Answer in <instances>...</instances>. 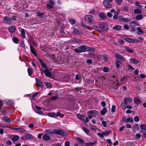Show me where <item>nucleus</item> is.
Segmentation results:
<instances>
[{
    "mask_svg": "<svg viewBox=\"0 0 146 146\" xmlns=\"http://www.w3.org/2000/svg\"><path fill=\"white\" fill-rule=\"evenodd\" d=\"M44 133L46 134L52 135L53 133L62 136H66L67 134L66 132L62 130H57L54 129L52 131L51 130H48L44 131Z\"/></svg>",
    "mask_w": 146,
    "mask_h": 146,
    "instance_id": "f257e3e1",
    "label": "nucleus"
},
{
    "mask_svg": "<svg viewBox=\"0 0 146 146\" xmlns=\"http://www.w3.org/2000/svg\"><path fill=\"white\" fill-rule=\"evenodd\" d=\"M85 19L90 24H94L95 23L93 16L90 15H86L85 16Z\"/></svg>",
    "mask_w": 146,
    "mask_h": 146,
    "instance_id": "f03ea898",
    "label": "nucleus"
},
{
    "mask_svg": "<svg viewBox=\"0 0 146 146\" xmlns=\"http://www.w3.org/2000/svg\"><path fill=\"white\" fill-rule=\"evenodd\" d=\"M86 50V46L84 45L80 46L74 49V50L75 52L79 53L85 52Z\"/></svg>",
    "mask_w": 146,
    "mask_h": 146,
    "instance_id": "7ed1b4c3",
    "label": "nucleus"
},
{
    "mask_svg": "<svg viewBox=\"0 0 146 146\" xmlns=\"http://www.w3.org/2000/svg\"><path fill=\"white\" fill-rule=\"evenodd\" d=\"M98 111L95 110H92L90 111L88 113V116L90 119L95 116V114H98Z\"/></svg>",
    "mask_w": 146,
    "mask_h": 146,
    "instance_id": "20e7f679",
    "label": "nucleus"
},
{
    "mask_svg": "<svg viewBox=\"0 0 146 146\" xmlns=\"http://www.w3.org/2000/svg\"><path fill=\"white\" fill-rule=\"evenodd\" d=\"M48 3L46 4V7L49 9H52L54 5V0H49Z\"/></svg>",
    "mask_w": 146,
    "mask_h": 146,
    "instance_id": "39448f33",
    "label": "nucleus"
},
{
    "mask_svg": "<svg viewBox=\"0 0 146 146\" xmlns=\"http://www.w3.org/2000/svg\"><path fill=\"white\" fill-rule=\"evenodd\" d=\"M98 25L103 28L104 30L106 31L108 30V27L106 23L102 22H100L99 23Z\"/></svg>",
    "mask_w": 146,
    "mask_h": 146,
    "instance_id": "423d86ee",
    "label": "nucleus"
},
{
    "mask_svg": "<svg viewBox=\"0 0 146 146\" xmlns=\"http://www.w3.org/2000/svg\"><path fill=\"white\" fill-rule=\"evenodd\" d=\"M104 6L106 8L110 9L112 7L111 5L107 0H104L103 3Z\"/></svg>",
    "mask_w": 146,
    "mask_h": 146,
    "instance_id": "0eeeda50",
    "label": "nucleus"
},
{
    "mask_svg": "<svg viewBox=\"0 0 146 146\" xmlns=\"http://www.w3.org/2000/svg\"><path fill=\"white\" fill-rule=\"evenodd\" d=\"M3 21L6 23H7L9 25L12 24V22L11 21V19L9 18L8 17H5L3 18Z\"/></svg>",
    "mask_w": 146,
    "mask_h": 146,
    "instance_id": "6e6552de",
    "label": "nucleus"
},
{
    "mask_svg": "<svg viewBox=\"0 0 146 146\" xmlns=\"http://www.w3.org/2000/svg\"><path fill=\"white\" fill-rule=\"evenodd\" d=\"M43 72L44 73L45 75L47 77H49L50 78H52V75L51 73H50V72L49 71V70L48 69H46V70H42Z\"/></svg>",
    "mask_w": 146,
    "mask_h": 146,
    "instance_id": "1a4fd4ad",
    "label": "nucleus"
},
{
    "mask_svg": "<svg viewBox=\"0 0 146 146\" xmlns=\"http://www.w3.org/2000/svg\"><path fill=\"white\" fill-rule=\"evenodd\" d=\"M72 33L74 35H79L80 34V31L79 29L73 27L72 29Z\"/></svg>",
    "mask_w": 146,
    "mask_h": 146,
    "instance_id": "9d476101",
    "label": "nucleus"
},
{
    "mask_svg": "<svg viewBox=\"0 0 146 146\" xmlns=\"http://www.w3.org/2000/svg\"><path fill=\"white\" fill-rule=\"evenodd\" d=\"M115 58L122 61L125 60V59L122 55L118 53H116L115 54Z\"/></svg>",
    "mask_w": 146,
    "mask_h": 146,
    "instance_id": "9b49d317",
    "label": "nucleus"
},
{
    "mask_svg": "<svg viewBox=\"0 0 146 146\" xmlns=\"http://www.w3.org/2000/svg\"><path fill=\"white\" fill-rule=\"evenodd\" d=\"M36 80L38 86L42 88H43L44 85L42 81L38 78L36 79Z\"/></svg>",
    "mask_w": 146,
    "mask_h": 146,
    "instance_id": "f8f14e48",
    "label": "nucleus"
},
{
    "mask_svg": "<svg viewBox=\"0 0 146 146\" xmlns=\"http://www.w3.org/2000/svg\"><path fill=\"white\" fill-rule=\"evenodd\" d=\"M130 62L132 64H136L139 62V60L136 58H130L129 60Z\"/></svg>",
    "mask_w": 146,
    "mask_h": 146,
    "instance_id": "ddd939ff",
    "label": "nucleus"
},
{
    "mask_svg": "<svg viewBox=\"0 0 146 146\" xmlns=\"http://www.w3.org/2000/svg\"><path fill=\"white\" fill-rule=\"evenodd\" d=\"M8 29L10 32L13 33L15 32L16 28L15 26L12 25L9 27Z\"/></svg>",
    "mask_w": 146,
    "mask_h": 146,
    "instance_id": "4468645a",
    "label": "nucleus"
},
{
    "mask_svg": "<svg viewBox=\"0 0 146 146\" xmlns=\"http://www.w3.org/2000/svg\"><path fill=\"white\" fill-rule=\"evenodd\" d=\"M93 28L94 29L99 31L100 33H101L102 31V28L99 26L94 25L93 26Z\"/></svg>",
    "mask_w": 146,
    "mask_h": 146,
    "instance_id": "2eb2a0df",
    "label": "nucleus"
},
{
    "mask_svg": "<svg viewBox=\"0 0 146 146\" xmlns=\"http://www.w3.org/2000/svg\"><path fill=\"white\" fill-rule=\"evenodd\" d=\"M38 61L41 66L44 68H47V66L45 64L43 61L40 59H38Z\"/></svg>",
    "mask_w": 146,
    "mask_h": 146,
    "instance_id": "dca6fc26",
    "label": "nucleus"
},
{
    "mask_svg": "<svg viewBox=\"0 0 146 146\" xmlns=\"http://www.w3.org/2000/svg\"><path fill=\"white\" fill-rule=\"evenodd\" d=\"M129 101L130 102H132V99L130 98H125L123 100V102L125 104H128L127 101Z\"/></svg>",
    "mask_w": 146,
    "mask_h": 146,
    "instance_id": "f3484780",
    "label": "nucleus"
},
{
    "mask_svg": "<svg viewBox=\"0 0 146 146\" xmlns=\"http://www.w3.org/2000/svg\"><path fill=\"white\" fill-rule=\"evenodd\" d=\"M137 25V22L135 21H132L129 23L130 26L133 28H134L135 26Z\"/></svg>",
    "mask_w": 146,
    "mask_h": 146,
    "instance_id": "a211bd4d",
    "label": "nucleus"
},
{
    "mask_svg": "<svg viewBox=\"0 0 146 146\" xmlns=\"http://www.w3.org/2000/svg\"><path fill=\"white\" fill-rule=\"evenodd\" d=\"M107 111L108 110L107 108L106 107H104L103 109L101 110L100 113L102 115H104Z\"/></svg>",
    "mask_w": 146,
    "mask_h": 146,
    "instance_id": "6ab92c4d",
    "label": "nucleus"
},
{
    "mask_svg": "<svg viewBox=\"0 0 146 146\" xmlns=\"http://www.w3.org/2000/svg\"><path fill=\"white\" fill-rule=\"evenodd\" d=\"M122 28L119 25H116L113 28V29L116 31L120 30Z\"/></svg>",
    "mask_w": 146,
    "mask_h": 146,
    "instance_id": "aec40b11",
    "label": "nucleus"
},
{
    "mask_svg": "<svg viewBox=\"0 0 146 146\" xmlns=\"http://www.w3.org/2000/svg\"><path fill=\"white\" fill-rule=\"evenodd\" d=\"M115 64L116 67L117 68H119L122 65L121 62L117 60L115 61Z\"/></svg>",
    "mask_w": 146,
    "mask_h": 146,
    "instance_id": "412c9836",
    "label": "nucleus"
},
{
    "mask_svg": "<svg viewBox=\"0 0 146 146\" xmlns=\"http://www.w3.org/2000/svg\"><path fill=\"white\" fill-rule=\"evenodd\" d=\"M99 17L101 19H104L106 18V16L104 13L102 12L99 13Z\"/></svg>",
    "mask_w": 146,
    "mask_h": 146,
    "instance_id": "4be33fe9",
    "label": "nucleus"
},
{
    "mask_svg": "<svg viewBox=\"0 0 146 146\" xmlns=\"http://www.w3.org/2000/svg\"><path fill=\"white\" fill-rule=\"evenodd\" d=\"M124 48L125 51L129 52L130 53H133L134 52L133 50L130 49L128 46H126Z\"/></svg>",
    "mask_w": 146,
    "mask_h": 146,
    "instance_id": "5701e85b",
    "label": "nucleus"
},
{
    "mask_svg": "<svg viewBox=\"0 0 146 146\" xmlns=\"http://www.w3.org/2000/svg\"><path fill=\"white\" fill-rule=\"evenodd\" d=\"M124 121L125 122H132L133 121V119L132 118L129 117L124 118Z\"/></svg>",
    "mask_w": 146,
    "mask_h": 146,
    "instance_id": "b1692460",
    "label": "nucleus"
},
{
    "mask_svg": "<svg viewBox=\"0 0 146 146\" xmlns=\"http://www.w3.org/2000/svg\"><path fill=\"white\" fill-rule=\"evenodd\" d=\"M71 41L74 43H81V40L79 39H72Z\"/></svg>",
    "mask_w": 146,
    "mask_h": 146,
    "instance_id": "393cba45",
    "label": "nucleus"
},
{
    "mask_svg": "<svg viewBox=\"0 0 146 146\" xmlns=\"http://www.w3.org/2000/svg\"><path fill=\"white\" fill-rule=\"evenodd\" d=\"M96 144V141H94L93 142H90L88 143H86L84 145L86 146H93Z\"/></svg>",
    "mask_w": 146,
    "mask_h": 146,
    "instance_id": "a878e982",
    "label": "nucleus"
},
{
    "mask_svg": "<svg viewBox=\"0 0 146 146\" xmlns=\"http://www.w3.org/2000/svg\"><path fill=\"white\" fill-rule=\"evenodd\" d=\"M21 35L22 38H24L25 37V30L24 29H22L21 30Z\"/></svg>",
    "mask_w": 146,
    "mask_h": 146,
    "instance_id": "bb28decb",
    "label": "nucleus"
},
{
    "mask_svg": "<svg viewBox=\"0 0 146 146\" xmlns=\"http://www.w3.org/2000/svg\"><path fill=\"white\" fill-rule=\"evenodd\" d=\"M134 101L136 104H139L142 103L141 100L137 98H135L134 99Z\"/></svg>",
    "mask_w": 146,
    "mask_h": 146,
    "instance_id": "cd10ccee",
    "label": "nucleus"
},
{
    "mask_svg": "<svg viewBox=\"0 0 146 146\" xmlns=\"http://www.w3.org/2000/svg\"><path fill=\"white\" fill-rule=\"evenodd\" d=\"M42 137L43 140L45 141H49L50 139V137L48 135H44Z\"/></svg>",
    "mask_w": 146,
    "mask_h": 146,
    "instance_id": "c85d7f7f",
    "label": "nucleus"
},
{
    "mask_svg": "<svg viewBox=\"0 0 146 146\" xmlns=\"http://www.w3.org/2000/svg\"><path fill=\"white\" fill-rule=\"evenodd\" d=\"M31 51V52L35 56H36V52L35 51V50L34 48L31 46H30Z\"/></svg>",
    "mask_w": 146,
    "mask_h": 146,
    "instance_id": "c756f323",
    "label": "nucleus"
},
{
    "mask_svg": "<svg viewBox=\"0 0 146 146\" xmlns=\"http://www.w3.org/2000/svg\"><path fill=\"white\" fill-rule=\"evenodd\" d=\"M141 12L142 11L138 9H135L134 11V12L135 14H140L141 13Z\"/></svg>",
    "mask_w": 146,
    "mask_h": 146,
    "instance_id": "7c9ffc66",
    "label": "nucleus"
},
{
    "mask_svg": "<svg viewBox=\"0 0 146 146\" xmlns=\"http://www.w3.org/2000/svg\"><path fill=\"white\" fill-rule=\"evenodd\" d=\"M3 119L6 122L9 123L10 122V119L7 117L4 116L3 117Z\"/></svg>",
    "mask_w": 146,
    "mask_h": 146,
    "instance_id": "2f4dec72",
    "label": "nucleus"
},
{
    "mask_svg": "<svg viewBox=\"0 0 146 146\" xmlns=\"http://www.w3.org/2000/svg\"><path fill=\"white\" fill-rule=\"evenodd\" d=\"M77 116L79 119L82 121L84 119V117L81 114L79 113L77 114Z\"/></svg>",
    "mask_w": 146,
    "mask_h": 146,
    "instance_id": "473e14b6",
    "label": "nucleus"
},
{
    "mask_svg": "<svg viewBox=\"0 0 146 146\" xmlns=\"http://www.w3.org/2000/svg\"><path fill=\"white\" fill-rule=\"evenodd\" d=\"M45 85L47 88H51L52 85L51 83L47 82H45Z\"/></svg>",
    "mask_w": 146,
    "mask_h": 146,
    "instance_id": "72a5a7b5",
    "label": "nucleus"
},
{
    "mask_svg": "<svg viewBox=\"0 0 146 146\" xmlns=\"http://www.w3.org/2000/svg\"><path fill=\"white\" fill-rule=\"evenodd\" d=\"M124 12L128 11L129 9L128 6H123L122 8Z\"/></svg>",
    "mask_w": 146,
    "mask_h": 146,
    "instance_id": "f704fd0d",
    "label": "nucleus"
},
{
    "mask_svg": "<svg viewBox=\"0 0 146 146\" xmlns=\"http://www.w3.org/2000/svg\"><path fill=\"white\" fill-rule=\"evenodd\" d=\"M143 16L141 15H138L136 16V19L137 20H140L143 19Z\"/></svg>",
    "mask_w": 146,
    "mask_h": 146,
    "instance_id": "c9c22d12",
    "label": "nucleus"
},
{
    "mask_svg": "<svg viewBox=\"0 0 146 146\" xmlns=\"http://www.w3.org/2000/svg\"><path fill=\"white\" fill-rule=\"evenodd\" d=\"M135 5L136 6H137L138 8H141L143 7L142 5L140 4V3L138 2H136L135 3Z\"/></svg>",
    "mask_w": 146,
    "mask_h": 146,
    "instance_id": "e433bc0d",
    "label": "nucleus"
},
{
    "mask_svg": "<svg viewBox=\"0 0 146 146\" xmlns=\"http://www.w3.org/2000/svg\"><path fill=\"white\" fill-rule=\"evenodd\" d=\"M124 39L126 42L132 43V39L131 38H125Z\"/></svg>",
    "mask_w": 146,
    "mask_h": 146,
    "instance_id": "4c0bfd02",
    "label": "nucleus"
},
{
    "mask_svg": "<svg viewBox=\"0 0 146 146\" xmlns=\"http://www.w3.org/2000/svg\"><path fill=\"white\" fill-rule=\"evenodd\" d=\"M110 133V131H107L104 132L103 133L104 136H107Z\"/></svg>",
    "mask_w": 146,
    "mask_h": 146,
    "instance_id": "58836bf2",
    "label": "nucleus"
},
{
    "mask_svg": "<svg viewBox=\"0 0 146 146\" xmlns=\"http://www.w3.org/2000/svg\"><path fill=\"white\" fill-rule=\"evenodd\" d=\"M121 20L122 21L124 22H128L130 21L131 20V19H128V18H127L123 17L121 19Z\"/></svg>",
    "mask_w": 146,
    "mask_h": 146,
    "instance_id": "ea45409f",
    "label": "nucleus"
},
{
    "mask_svg": "<svg viewBox=\"0 0 146 146\" xmlns=\"http://www.w3.org/2000/svg\"><path fill=\"white\" fill-rule=\"evenodd\" d=\"M96 12V10L94 9H91L89 12V13L91 14H94Z\"/></svg>",
    "mask_w": 146,
    "mask_h": 146,
    "instance_id": "a19ab883",
    "label": "nucleus"
},
{
    "mask_svg": "<svg viewBox=\"0 0 146 146\" xmlns=\"http://www.w3.org/2000/svg\"><path fill=\"white\" fill-rule=\"evenodd\" d=\"M27 71L29 75V76H31L32 73V70L30 68H28L27 69Z\"/></svg>",
    "mask_w": 146,
    "mask_h": 146,
    "instance_id": "79ce46f5",
    "label": "nucleus"
},
{
    "mask_svg": "<svg viewBox=\"0 0 146 146\" xmlns=\"http://www.w3.org/2000/svg\"><path fill=\"white\" fill-rule=\"evenodd\" d=\"M88 118L89 119L88 117H86L85 119L83 120V123L85 124L88 123L89 122Z\"/></svg>",
    "mask_w": 146,
    "mask_h": 146,
    "instance_id": "37998d69",
    "label": "nucleus"
},
{
    "mask_svg": "<svg viewBox=\"0 0 146 146\" xmlns=\"http://www.w3.org/2000/svg\"><path fill=\"white\" fill-rule=\"evenodd\" d=\"M19 139V137L17 135H15L14 136L13 138V140L14 141H17Z\"/></svg>",
    "mask_w": 146,
    "mask_h": 146,
    "instance_id": "c03bdc74",
    "label": "nucleus"
},
{
    "mask_svg": "<svg viewBox=\"0 0 146 146\" xmlns=\"http://www.w3.org/2000/svg\"><path fill=\"white\" fill-rule=\"evenodd\" d=\"M76 139L81 143L83 144L84 143L83 140L79 137H76Z\"/></svg>",
    "mask_w": 146,
    "mask_h": 146,
    "instance_id": "a18cd8bd",
    "label": "nucleus"
},
{
    "mask_svg": "<svg viewBox=\"0 0 146 146\" xmlns=\"http://www.w3.org/2000/svg\"><path fill=\"white\" fill-rule=\"evenodd\" d=\"M117 4L118 5H120L122 2L123 0H114Z\"/></svg>",
    "mask_w": 146,
    "mask_h": 146,
    "instance_id": "49530a36",
    "label": "nucleus"
},
{
    "mask_svg": "<svg viewBox=\"0 0 146 146\" xmlns=\"http://www.w3.org/2000/svg\"><path fill=\"white\" fill-rule=\"evenodd\" d=\"M48 115L49 116L52 117H55L56 116V114L53 113H50Z\"/></svg>",
    "mask_w": 146,
    "mask_h": 146,
    "instance_id": "de8ad7c7",
    "label": "nucleus"
},
{
    "mask_svg": "<svg viewBox=\"0 0 146 146\" xmlns=\"http://www.w3.org/2000/svg\"><path fill=\"white\" fill-rule=\"evenodd\" d=\"M15 130H17L19 131L24 132L25 131V130L24 129V128H13Z\"/></svg>",
    "mask_w": 146,
    "mask_h": 146,
    "instance_id": "09e8293b",
    "label": "nucleus"
},
{
    "mask_svg": "<svg viewBox=\"0 0 146 146\" xmlns=\"http://www.w3.org/2000/svg\"><path fill=\"white\" fill-rule=\"evenodd\" d=\"M97 135H98V137L100 138H101L102 139L104 137V135L103 134V133H97Z\"/></svg>",
    "mask_w": 146,
    "mask_h": 146,
    "instance_id": "8fccbe9b",
    "label": "nucleus"
},
{
    "mask_svg": "<svg viewBox=\"0 0 146 146\" xmlns=\"http://www.w3.org/2000/svg\"><path fill=\"white\" fill-rule=\"evenodd\" d=\"M69 21L70 23L72 24H75L76 22L75 20L74 19H70L69 20Z\"/></svg>",
    "mask_w": 146,
    "mask_h": 146,
    "instance_id": "3c124183",
    "label": "nucleus"
},
{
    "mask_svg": "<svg viewBox=\"0 0 146 146\" xmlns=\"http://www.w3.org/2000/svg\"><path fill=\"white\" fill-rule=\"evenodd\" d=\"M36 14L37 16L40 17H43L44 15V14L42 13L37 12Z\"/></svg>",
    "mask_w": 146,
    "mask_h": 146,
    "instance_id": "603ef678",
    "label": "nucleus"
},
{
    "mask_svg": "<svg viewBox=\"0 0 146 146\" xmlns=\"http://www.w3.org/2000/svg\"><path fill=\"white\" fill-rule=\"evenodd\" d=\"M26 137L29 139H32L33 138V136L29 134H27L26 135Z\"/></svg>",
    "mask_w": 146,
    "mask_h": 146,
    "instance_id": "864d4df0",
    "label": "nucleus"
},
{
    "mask_svg": "<svg viewBox=\"0 0 146 146\" xmlns=\"http://www.w3.org/2000/svg\"><path fill=\"white\" fill-rule=\"evenodd\" d=\"M13 40L14 43L17 44L19 40L16 37H13Z\"/></svg>",
    "mask_w": 146,
    "mask_h": 146,
    "instance_id": "5fc2aeb1",
    "label": "nucleus"
},
{
    "mask_svg": "<svg viewBox=\"0 0 146 146\" xmlns=\"http://www.w3.org/2000/svg\"><path fill=\"white\" fill-rule=\"evenodd\" d=\"M58 97L57 96H54L51 98V100L52 101L55 100H57Z\"/></svg>",
    "mask_w": 146,
    "mask_h": 146,
    "instance_id": "6e6d98bb",
    "label": "nucleus"
},
{
    "mask_svg": "<svg viewBox=\"0 0 146 146\" xmlns=\"http://www.w3.org/2000/svg\"><path fill=\"white\" fill-rule=\"evenodd\" d=\"M115 105H113L112 106L111 110V112L112 113H114L115 111Z\"/></svg>",
    "mask_w": 146,
    "mask_h": 146,
    "instance_id": "4d7b16f0",
    "label": "nucleus"
},
{
    "mask_svg": "<svg viewBox=\"0 0 146 146\" xmlns=\"http://www.w3.org/2000/svg\"><path fill=\"white\" fill-rule=\"evenodd\" d=\"M134 121L137 122H138L139 121V118L138 116H136L134 117Z\"/></svg>",
    "mask_w": 146,
    "mask_h": 146,
    "instance_id": "13d9d810",
    "label": "nucleus"
},
{
    "mask_svg": "<svg viewBox=\"0 0 146 146\" xmlns=\"http://www.w3.org/2000/svg\"><path fill=\"white\" fill-rule=\"evenodd\" d=\"M83 131L87 134H89V131L87 128H83Z\"/></svg>",
    "mask_w": 146,
    "mask_h": 146,
    "instance_id": "bf43d9fd",
    "label": "nucleus"
},
{
    "mask_svg": "<svg viewBox=\"0 0 146 146\" xmlns=\"http://www.w3.org/2000/svg\"><path fill=\"white\" fill-rule=\"evenodd\" d=\"M137 31L141 33H143V31L141 29L140 27H137Z\"/></svg>",
    "mask_w": 146,
    "mask_h": 146,
    "instance_id": "052dcab7",
    "label": "nucleus"
},
{
    "mask_svg": "<svg viewBox=\"0 0 146 146\" xmlns=\"http://www.w3.org/2000/svg\"><path fill=\"white\" fill-rule=\"evenodd\" d=\"M3 104V103L2 101L1 100H0V111L2 109Z\"/></svg>",
    "mask_w": 146,
    "mask_h": 146,
    "instance_id": "680f3d73",
    "label": "nucleus"
},
{
    "mask_svg": "<svg viewBox=\"0 0 146 146\" xmlns=\"http://www.w3.org/2000/svg\"><path fill=\"white\" fill-rule=\"evenodd\" d=\"M103 70L104 72H108L109 71V68L107 67H105L103 68Z\"/></svg>",
    "mask_w": 146,
    "mask_h": 146,
    "instance_id": "e2e57ef3",
    "label": "nucleus"
},
{
    "mask_svg": "<svg viewBox=\"0 0 146 146\" xmlns=\"http://www.w3.org/2000/svg\"><path fill=\"white\" fill-rule=\"evenodd\" d=\"M139 42V40L132 39V43H138Z\"/></svg>",
    "mask_w": 146,
    "mask_h": 146,
    "instance_id": "0e129e2a",
    "label": "nucleus"
},
{
    "mask_svg": "<svg viewBox=\"0 0 146 146\" xmlns=\"http://www.w3.org/2000/svg\"><path fill=\"white\" fill-rule=\"evenodd\" d=\"M146 75L145 74H141L140 75V77L142 78H144L146 77Z\"/></svg>",
    "mask_w": 146,
    "mask_h": 146,
    "instance_id": "69168bd1",
    "label": "nucleus"
},
{
    "mask_svg": "<svg viewBox=\"0 0 146 146\" xmlns=\"http://www.w3.org/2000/svg\"><path fill=\"white\" fill-rule=\"evenodd\" d=\"M106 141L108 143L110 144V145H112V143L111 139H107Z\"/></svg>",
    "mask_w": 146,
    "mask_h": 146,
    "instance_id": "338daca9",
    "label": "nucleus"
},
{
    "mask_svg": "<svg viewBox=\"0 0 146 146\" xmlns=\"http://www.w3.org/2000/svg\"><path fill=\"white\" fill-rule=\"evenodd\" d=\"M123 28L124 29H125L127 30H128L129 29V28L128 26L126 24H125L124 25Z\"/></svg>",
    "mask_w": 146,
    "mask_h": 146,
    "instance_id": "774afa93",
    "label": "nucleus"
}]
</instances>
